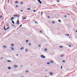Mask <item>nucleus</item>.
I'll return each mask as SVG.
<instances>
[{
	"label": "nucleus",
	"mask_w": 77,
	"mask_h": 77,
	"mask_svg": "<svg viewBox=\"0 0 77 77\" xmlns=\"http://www.w3.org/2000/svg\"><path fill=\"white\" fill-rule=\"evenodd\" d=\"M23 25L22 24H21L19 27V28H20V27H21V26H22Z\"/></svg>",
	"instance_id": "nucleus-21"
},
{
	"label": "nucleus",
	"mask_w": 77,
	"mask_h": 77,
	"mask_svg": "<svg viewBox=\"0 0 77 77\" xmlns=\"http://www.w3.org/2000/svg\"><path fill=\"white\" fill-rule=\"evenodd\" d=\"M41 57L43 59H45V57L43 55H41Z\"/></svg>",
	"instance_id": "nucleus-2"
},
{
	"label": "nucleus",
	"mask_w": 77,
	"mask_h": 77,
	"mask_svg": "<svg viewBox=\"0 0 77 77\" xmlns=\"http://www.w3.org/2000/svg\"><path fill=\"white\" fill-rule=\"evenodd\" d=\"M47 64H48V65H49V64H50V63L48 62Z\"/></svg>",
	"instance_id": "nucleus-30"
},
{
	"label": "nucleus",
	"mask_w": 77,
	"mask_h": 77,
	"mask_svg": "<svg viewBox=\"0 0 77 77\" xmlns=\"http://www.w3.org/2000/svg\"><path fill=\"white\" fill-rule=\"evenodd\" d=\"M33 12H36V10H33Z\"/></svg>",
	"instance_id": "nucleus-40"
},
{
	"label": "nucleus",
	"mask_w": 77,
	"mask_h": 77,
	"mask_svg": "<svg viewBox=\"0 0 77 77\" xmlns=\"http://www.w3.org/2000/svg\"><path fill=\"white\" fill-rule=\"evenodd\" d=\"M8 29H9V27H8L6 29V30H8Z\"/></svg>",
	"instance_id": "nucleus-12"
},
{
	"label": "nucleus",
	"mask_w": 77,
	"mask_h": 77,
	"mask_svg": "<svg viewBox=\"0 0 77 77\" xmlns=\"http://www.w3.org/2000/svg\"><path fill=\"white\" fill-rule=\"evenodd\" d=\"M4 29L5 30V31H6V26H5V25H4Z\"/></svg>",
	"instance_id": "nucleus-5"
},
{
	"label": "nucleus",
	"mask_w": 77,
	"mask_h": 77,
	"mask_svg": "<svg viewBox=\"0 0 77 77\" xmlns=\"http://www.w3.org/2000/svg\"><path fill=\"white\" fill-rule=\"evenodd\" d=\"M23 4V2H20V4Z\"/></svg>",
	"instance_id": "nucleus-27"
},
{
	"label": "nucleus",
	"mask_w": 77,
	"mask_h": 77,
	"mask_svg": "<svg viewBox=\"0 0 77 77\" xmlns=\"http://www.w3.org/2000/svg\"><path fill=\"white\" fill-rule=\"evenodd\" d=\"M26 42H29V40H26Z\"/></svg>",
	"instance_id": "nucleus-28"
},
{
	"label": "nucleus",
	"mask_w": 77,
	"mask_h": 77,
	"mask_svg": "<svg viewBox=\"0 0 77 77\" xmlns=\"http://www.w3.org/2000/svg\"><path fill=\"white\" fill-rule=\"evenodd\" d=\"M14 18L13 17H11V19H10V20H11V21H12V20H14Z\"/></svg>",
	"instance_id": "nucleus-6"
},
{
	"label": "nucleus",
	"mask_w": 77,
	"mask_h": 77,
	"mask_svg": "<svg viewBox=\"0 0 77 77\" xmlns=\"http://www.w3.org/2000/svg\"><path fill=\"white\" fill-rule=\"evenodd\" d=\"M3 47H4V48H7V46H3Z\"/></svg>",
	"instance_id": "nucleus-8"
},
{
	"label": "nucleus",
	"mask_w": 77,
	"mask_h": 77,
	"mask_svg": "<svg viewBox=\"0 0 77 77\" xmlns=\"http://www.w3.org/2000/svg\"><path fill=\"white\" fill-rule=\"evenodd\" d=\"M21 66V67H22V66H23L21 65V66Z\"/></svg>",
	"instance_id": "nucleus-51"
},
{
	"label": "nucleus",
	"mask_w": 77,
	"mask_h": 77,
	"mask_svg": "<svg viewBox=\"0 0 77 77\" xmlns=\"http://www.w3.org/2000/svg\"><path fill=\"white\" fill-rule=\"evenodd\" d=\"M63 62H65V60H63Z\"/></svg>",
	"instance_id": "nucleus-32"
},
{
	"label": "nucleus",
	"mask_w": 77,
	"mask_h": 77,
	"mask_svg": "<svg viewBox=\"0 0 77 77\" xmlns=\"http://www.w3.org/2000/svg\"><path fill=\"white\" fill-rule=\"evenodd\" d=\"M21 12H23V10H21Z\"/></svg>",
	"instance_id": "nucleus-50"
},
{
	"label": "nucleus",
	"mask_w": 77,
	"mask_h": 77,
	"mask_svg": "<svg viewBox=\"0 0 77 77\" xmlns=\"http://www.w3.org/2000/svg\"><path fill=\"white\" fill-rule=\"evenodd\" d=\"M68 15H69V14H68Z\"/></svg>",
	"instance_id": "nucleus-57"
},
{
	"label": "nucleus",
	"mask_w": 77,
	"mask_h": 77,
	"mask_svg": "<svg viewBox=\"0 0 77 77\" xmlns=\"http://www.w3.org/2000/svg\"><path fill=\"white\" fill-rule=\"evenodd\" d=\"M20 22H19V20H17V23H16V24H17V25H18V24H20Z\"/></svg>",
	"instance_id": "nucleus-4"
},
{
	"label": "nucleus",
	"mask_w": 77,
	"mask_h": 77,
	"mask_svg": "<svg viewBox=\"0 0 77 77\" xmlns=\"http://www.w3.org/2000/svg\"><path fill=\"white\" fill-rule=\"evenodd\" d=\"M7 62H11L12 61L9 60H8Z\"/></svg>",
	"instance_id": "nucleus-14"
},
{
	"label": "nucleus",
	"mask_w": 77,
	"mask_h": 77,
	"mask_svg": "<svg viewBox=\"0 0 77 77\" xmlns=\"http://www.w3.org/2000/svg\"><path fill=\"white\" fill-rule=\"evenodd\" d=\"M42 15L43 14V13H41Z\"/></svg>",
	"instance_id": "nucleus-49"
},
{
	"label": "nucleus",
	"mask_w": 77,
	"mask_h": 77,
	"mask_svg": "<svg viewBox=\"0 0 77 77\" xmlns=\"http://www.w3.org/2000/svg\"><path fill=\"white\" fill-rule=\"evenodd\" d=\"M3 59V57L1 58L0 59H1L2 60Z\"/></svg>",
	"instance_id": "nucleus-33"
},
{
	"label": "nucleus",
	"mask_w": 77,
	"mask_h": 77,
	"mask_svg": "<svg viewBox=\"0 0 77 77\" xmlns=\"http://www.w3.org/2000/svg\"><path fill=\"white\" fill-rule=\"evenodd\" d=\"M52 23H53V24H54V23H55V22H54V21H53L52 22Z\"/></svg>",
	"instance_id": "nucleus-25"
},
{
	"label": "nucleus",
	"mask_w": 77,
	"mask_h": 77,
	"mask_svg": "<svg viewBox=\"0 0 77 77\" xmlns=\"http://www.w3.org/2000/svg\"><path fill=\"white\" fill-rule=\"evenodd\" d=\"M44 77H48V76H45Z\"/></svg>",
	"instance_id": "nucleus-48"
},
{
	"label": "nucleus",
	"mask_w": 77,
	"mask_h": 77,
	"mask_svg": "<svg viewBox=\"0 0 77 77\" xmlns=\"http://www.w3.org/2000/svg\"><path fill=\"white\" fill-rule=\"evenodd\" d=\"M60 48H62V47H63L62 46H60Z\"/></svg>",
	"instance_id": "nucleus-35"
},
{
	"label": "nucleus",
	"mask_w": 77,
	"mask_h": 77,
	"mask_svg": "<svg viewBox=\"0 0 77 77\" xmlns=\"http://www.w3.org/2000/svg\"><path fill=\"white\" fill-rule=\"evenodd\" d=\"M19 28V27H18V28H17V29H18Z\"/></svg>",
	"instance_id": "nucleus-58"
},
{
	"label": "nucleus",
	"mask_w": 77,
	"mask_h": 77,
	"mask_svg": "<svg viewBox=\"0 0 77 77\" xmlns=\"http://www.w3.org/2000/svg\"><path fill=\"white\" fill-rule=\"evenodd\" d=\"M0 35H1V33H0Z\"/></svg>",
	"instance_id": "nucleus-60"
},
{
	"label": "nucleus",
	"mask_w": 77,
	"mask_h": 77,
	"mask_svg": "<svg viewBox=\"0 0 77 77\" xmlns=\"http://www.w3.org/2000/svg\"><path fill=\"white\" fill-rule=\"evenodd\" d=\"M35 24H38V22H36V21H35Z\"/></svg>",
	"instance_id": "nucleus-23"
},
{
	"label": "nucleus",
	"mask_w": 77,
	"mask_h": 77,
	"mask_svg": "<svg viewBox=\"0 0 77 77\" xmlns=\"http://www.w3.org/2000/svg\"><path fill=\"white\" fill-rule=\"evenodd\" d=\"M40 33H41V32H42V31H40Z\"/></svg>",
	"instance_id": "nucleus-47"
},
{
	"label": "nucleus",
	"mask_w": 77,
	"mask_h": 77,
	"mask_svg": "<svg viewBox=\"0 0 77 77\" xmlns=\"http://www.w3.org/2000/svg\"><path fill=\"white\" fill-rule=\"evenodd\" d=\"M61 69H62V66H61Z\"/></svg>",
	"instance_id": "nucleus-41"
},
{
	"label": "nucleus",
	"mask_w": 77,
	"mask_h": 77,
	"mask_svg": "<svg viewBox=\"0 0 77 77\" xmlns=\"http://www.w3.org/2000/svg\"><path fill=\"white\" fill-rule=\"evenodd\" d=\"M29 72V70H26V71L25 72Z\"/></svg>",
	"instance_id": "nucleus-24"
},
{
	"label": "nucleus",
	"mask_w": 77,
	"mask_h": 77,
	"mask_svg": "<svg viewBox=\"0 0 77 77\" xmlns=\"http://www.w3.org/2000/svg\"><path fill=\"white\" fill-rule=\"evenodd\" d=\"M64 17H66V15H65L64 16Z\"/></svg>",
	"instance_id": "nucleus-46"
},
{
	"label": "nucleus",
	"mask_w": 77,
	"mask_h": 77,
	"mask_svg": "<svg viewBox=\"0 0 77 77\" xmlns=\"http://www.w3.org/2000/svg\"><path fill=\"white\" fill-rule=\"evenodd\" d=\"M48 18H50V17L49 16H48Z\"/></svg>",
	"instance_id": "nucleus-43"
},
{
	"label": "nucleus",
	"mask_w": 77,
	"mask_h": 77,
	"mask_svg": "<svg viewBox=\"0 0 77 77\" xmlns=\"http://www.w3.org/2000/svg\"><path fill=\"white\" fill-rule=\"evenodd\" d=\"M25 19H26V17H23V20H25Z\"/></svg>",
	"instance_id": "nucleus-22"
},
{
	"label": "nucleus",
	"mask_w": 77,
	"mask_h": 77,
	"mask_svg": "<svg viewBox=\"0 0 77 77\" xmlns=\"http://www.w3.org/2000/svg\"><path fill=\"white\" fill-rule=\"evenodd\" d=\"M12 26H13V27H15V26L14 25H12Z\"/></svg>",
	"instance_id": "nucleus-20"
},
{
	"label": "nucleus",
	"mask_w": 77,
	"mask_h": 77,
	"mask_svg": "<svg viewBox=\"0 0 77 77\" xmlns=\"http://www.w3.org/2000/svg\"><path fill=\"white\" fill-rule=\"evenodd\" d=\"M48 71L47 70H46V71Z\"/></svg>",
	"instance_id": "nucleus-54"
},
{
	"label": "nucleus",
	"mask_w": 77,
	"mask_h": 77,
	"mask_svg": "<svg viewBox=\"0 0 77 77\" xmlns=\"http://www.w3.org/2000/svg\"><path fill=\"white\" fill-rule=\"evenodd\" d=\"M39 47H41V45H39Z\"/></svg>",
	"instance_id": "nucleus-56"
},
{
	"label": "nucleus",
	"mask_w": 77,
	"mask_h": 77,
	"mask_svg": "<svg viewBox=\"0 0 77 77\" xmlns=\"http://www.w3.org/2000/svg\"><path fill=\"white\" fill-rule=\"evenodd\" d=\"M45 51H47V49H45Z\"/></svg>",
	"instance_id": "nucleus-38"
},
{
	"label": "nucleus",
	"mask_w": 77,
	"mask_h": 77,
	"mask_svg": "<svg viewBox=\"0 0 77 77\" xmlns=\"http://www.w3.org/2000/svg\"><path fill=\"white\" fill-rule=\"evenodd\" d=\"M38 2L39 3H40V4H42V2L40 0H37Z\"/></svg>",
	"instance_id": "nucleus-3"
},
{
	"label": "nucleus",
	"mask_w": 77,
	"mask_h": 77,
	"mask_svg": "<svg viewBox=\"0 0 77 77\" xmlns=\"http://www.w3.org/2000/svg\"><path fill=\"white\" fill-rule=\"evenodd\" d=\"M27 10H28V11H29V10H30V8H27Z\"/></svg>",
	"instance_id": "nucleus-16"
},
{
	"label": "nucleus",
	"mask_w": 77,
	"mask_h": 77,
	"mask_svg": "<svg viewBox=\"0 0 77 77\" xmlns=\"http://www.w3.org/2000/svg\"><path fill=\"white\" fill-rule=\"evenodd\" d=\"M63 55H62L60 56V57H63Z\"/></svg>",
	"instance_id": "nucleus-29"
},
{
	"label": "nucleus",
	"mask_w": 77,
	"mask_h": 77,
	"mask_svg": "<svg viewBox=\"0 0 77 77\" xmlns=\"http://www.w3.org/2000/svg\"><path fill=\"white\" fill-rule=\"evenodd\" d=\"M26 52H27L28 51V50L27 49H25Z\"/></svg>",
	"instance_id": "nucleus-15"
},
{
	"label": "nucleus",
	"mask_w": 77,
	"mask_h": 77,
	"mask_svg": "<svg viewBox=\"0 0 77 77\" xmlns=\"http://www.w3.org/2000/svg\"><path fill=\"white\" fill-rule=\"evenodd\" d=\"M69 47H71V45H69Z\"/></svg>",
	"instance_id": "nucleus-44"
},
{
	"label": "nucleus",
	"mask_w": 77,
	"mask_h": 77,
	"mask_svg": "<svg viewBox=\"0 0 77 77\" xmlns=\"http://www.w3.org/2000/svg\"><path fill=\"white\" fill-rule=\"evenodd\" d=\"M8 2H9V0H8Z\"/></svg>",
	"instance_id": "nucleus-52"
},
{
	"label": "nucleus",
	"mask_w": 77,
	"mask_h": 77,
	"mask_svg": "<svg viewBox=\"0 0 77 77\" xmlns=\"http://www.w3.org/2000/svg\"><path fill=\"white\" fill-rule=\"evenodd\" d=\"M15 3H18V1H16V2H15Z\"/></svg>",
	"instance_id": "nucleus-31"
},
{
	"label": "nucleus",
	"mask_w": 77,
	"mask_h": 77,
	"mask_svg": "<svg viewBox=\"0 0 77 77\" xmlns=\"http://www.w3.org/2000/svg\"><path fill=\"white\" fill-rule=\"evenodd\" d=\"M50 63H53V61H50Z\"/></svg>",
	"instance_id": "nucleus-13"
},
{
	"label": "nucleus",
	"mask_w": 77,
	"mask_h": 77,
	"mask_svg": "<svg viewBox=\"0 0 77 77\" xmlns=\"http://www.w3.org/2000/svg\"><path fill=\"white\" fill-rule=\"evenodd\" d=\"M16 7H17V8H18V5H16Z\"/></svg>",
	"instance_id": "nucleus-36"
},
{
	"label": "nucleus",
	"mask_w": 77,
	"mask_h": 77,
	"mask_svg": "<svg viewBox=\"0 0 77 77\" xmlns=\"http://www.w3.org/2000/svg\"><path fill=\"white\" fill-rule=\"evenodd\" d=\"M14 68H17V65H14Z\"/></svg>",
	"instance_id": "nucleus-11"
},
{
	"label": "nucleus",
	"mask_w": 77,
	"mask_h": 77,
	"mask_svg": "<svg viewBox=\"0 0 77 77\" xmlns=\"http://www.w3.org/2000/svg\"><path fill=\"white\" fill-rule=\"evenodd\" d=\"M29 45L30 46L31 45V44L30 43H29Z\"/></svg>",
	"instance_id": "nucleus-34"
},
{
	"label": "nucleus",
	"mask_w": 77,
	"mask_h": 77,
	"mask_svg": "<svg viewBox=\"0 0 77 77\" xmlns=\"http://www.w3.org/2000/svg\"><path fill=\"white\" fill-rule=\"evenodd\" d=\"M14 44H11V46H14Z\"/></svg>",
	"instance_id": "nucleus-37"
},
{
	"label": "nucleus",
	"mask_w": 77,
	"mask_h": 77,
	"mask_svg": "<svg viewBox=\"0 0 77 77\" xmlns=\"http://www.w3.org/2000/svg\"><path fill=\"white\" fill-rule=\"evenodd\" d=\"M66 35H67V34H66Z\"/></svg>",
	"instance_id": "nucleus-59"
},
{
	"label": "nucleus",
	"mask_w": 77,
	"mask_h": 77,
	"mask_svg": "<svg viewBox=\"0 0 77 77\" xmlns=\"http://www.w3.org/2000/svg\"><path fill=\"white\" fill-rule=\"evenodd\" d=\"M58 21H59V22H60V23H61V20H58Z\"/></svg>",
	"instance_id": "nucleus-19"
},
{
	"label": "nucleus",
	"mask_w": 77,
	"mask_h": 77,
	"mask_svg": "<svg viewBox=\"0 0 77 77\" xmlns=\"http://www.w3.org/2000/svg\"><path fill=\"white\" fill-rule=\"evenodd\" d=\"M12 22L13 24H15V22H14V21L12 20Z\"/></svg>",
	"instance_id": "nucleus-9"
},
{
	"label": "nucleus",
	"mask_w": 77,
	"mask_h": 77,
	"mask_svg": "<svg viewBox=\"0 0 77 77\" xmlns=\"http://www.w3.org/2000/svg\"><path fill=\"white\" fill-rule=\"evenodd\" d=\"M8 68L9 69H10L11 68V67H8Z\"/></svg>",
	"instance_id": "nucleus-18"
},
{
	"label": "nucleus",
	"mask_w": 77,
	"mask_h": 77,
	"mask_svg": "<svg viewBox=\"0 0 77 77\" xmlns=\"http://www.w3.org/2000/svg\"><path fill=\"white\" fill-rule=\"evenodd\" d=\"M50 75H53V73L52 72H50Z\"/></svg>",
	"instance_id": "nucleus-10"
},
{
	"label": "nucleus",
	"mask_w": 77,
	"mask_h": 77,
	"mask_svg": "<svg viewBox=\"0 0 77 77\" xmlns=\"http://www.w3.org/2000/svg\"><path fill=\"white\" fill-rule=\"evenodd\" d=\"M2 18V15H1L0 16V18Z\"/></svg>",
	"instance_id": "nucleus-26"
},
{
	"label": "nucleus",
	"mask_w": 77,
	"mask_h": 77,
	"mask_svg": "<svg viewBox=\"0 0 77 77\" xmlns=\"http://www.w3.org/2000/svg\"><path fill=\"white\" fill-rule=\"evenodd\" d=\"M11 49L12 50H14V48L11 47Z\"/></svg>",
	"instance_id": "nucleus-7"
},
{
	"label": "nucleus",
	"mask_w": 77,
	"mask_h": 77,
	"mask_svg": "<svg viewBox=\"0 0 77 77\" xmlns=\"http://www.w3.org/2000/svg\"><path fill=\"white\" fill-rule=\"evenodd\" d=\"M76 32L77 33V30H76Z\"/></svg>",
	"instance_id": "nucleus-55"
},
{
	"label": "nucleus",
	"mask_w": 77,
	"mask_h": 77,
	"mask_svg": "<svg viewBox=\"0 0 77 77\" xmlns=\"http://www.w3.org/2000/svg\"><path fill=\"white\" fill-rule=\"evenodd\" d=\"M21 77H24L23 76H21Z\"/></svg>",
	"instance_id": "nucleus-53"
},
{
	"label": "nucleus",
	"mask_w": 77,
	"mask_h": 77,
	"mask_svg": "<svg viewBox=\"0 0 77 77\" xmlns=\"http://www.w3.org/2000/svg\"><path fill=\"white\" fill-rule=\"evenodd\" d=\"M67 36H69V34H68L67 35Z\"/></svg>",
	"instance_id": "nucleus-39"
},
{
	"label": "nucleus",
	"mask_w": 77,
	"mask_h": 77,
	"mask_svg": "<svg viewBox=\"0 0 77 77\" xmlns=\"http://www.w3.org/2000/svg\"><path fill=\"white\" fill-rule=\"evenodd\" d=\"M20 49L21 50H23V49H24V48L22 47V48H21Z\"/></svg>",
	"instance_id": "nucleus-17"
},
{
	"label": "nucleus",
	"mask_w": 77,
	"mask_h": 77,
	"mask_svg": "<svg viewBox=\"0 0 77 77\" xmlns=\"http://www.w3.org/2000/svg\"><path fill=\"white\" fill-rule=\"evenodd\" d=\"M20 15L18 14V15H14V17H20Z\"/></svg>",
	"instance_id": "nucleus-1"
},
{
	"label": "nucleus",
	"mask_w": 77,
	"mask_h": 77,
	"mask_svg": "<svg viewBox=\"0 0 77 77\" xmlns=\"http://www.w3.org/2000/svg\"><path fill=\"white\" fill-rule=\"evenodd\" d=\"M16 56H18V54H16Z\"/></svg>",
	"instance_id": "nucleus-45"
},
{
	"label": "nucleus",
	"mask_w": 77,
	"mask_h": 77,
	"mask_svg": "<svg viewBox=\"0 0 77 77\" xmlns=\"http://www.w3.org/2000/svg\"><path fill=\"white\" fill-rule=\"evenodd\" d=\"M57 2H60V1L58 0Z\"/></svg>",
	"instance_id": "nucleus-42"
}]
</instances>
